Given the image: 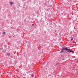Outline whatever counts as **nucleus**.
<instances>
[{
	"mask_svg": "<svg viewBox=\"0 0 78 78\" xmlns=\"http://www.w3.org/2000/svg\"><path fill=\"white\" fill-rule=\"evenodd\" d=\"M69 40L72 41L73 40V37H72V35H69V37H68Z\"/></svg>",
	"mask_w": 78,
	"mask_h": 78,
	"instance_id": "nucleus-1",
	"label": "nucleus"
},
{
	"mask_svg": "<svg viewBox=\"0 0 78 78\" xmlns=\"http://www.w3.org/2000/svg\"><path fill=\"white\" fill-rule=\"evenodd\" d=\"M65 49L66 50H67L65 52V53H68V52H69V49H68L67 48H66Z\"/></svg>",
	"mask_w": 78,
	"mask_h": 78,
	"instance_id": "nucleus-2",
	"label": "nucleus"
},
{
	"mask_svg": "<svg viewBox=\"0 0 78 78\" xmlns=\"http://www.w3.org/2000/svg\"><path fill=\"white\" fill-rule=\"evenodd\" d=\"M66 48H67V47H66L65 48H64V47H63L62 51H63V50H66Z\"/></svg>",
	"mask_w": 78,
	"mask_h": 78,
	"instance_id": "nucleus-3",
	"label": "nucleus"
},
{
	"mask_svg": "<svg viewBox=\"0 0 78 78\" xmlns=\"http://www.w3.org/2000/svg\"><path fill=\"white\" fill-rule=\"evenodd\" d=\"M9 3L10 4L11 6H12V5L14 4V3L13 2H10Z\"/></svg>",
	"mask_w": 78,
	"mask_h": 78,
	"instance_id": "nucleus-4",
	"label": "nucleus"
},
{
	"mask_svg": "<svg viewBox=\"0 0 78 78\" xmlns=\"http://www.w3.org/2000/svg\"><path fill=\"white\" fill-rule=\"evenodd\" d=\"M7 55H8V56H9L10 55V54L9 53H7Z\"/></svg>",
	"mask_w": 78,
	"mask_h": 78,
	"instance_id": "nucleus-5",
	"label": "nucleus"
},
{
	"mask_svg": "<svg viewBox=\"0 0 78 78\" xmlns=\"http://www.w3.org/2000/svg\"><path fill=\"white\" fill-rule=\"evenodd\" d=\"M69 52H71V53H72V52H73V51H71V50H69Z\"/></svg>",
	"mask_w": 78,
	"mask_h": 78,
	"instance_id": "nucleus-6",
	"label": "nucleus"
},
{
	"mask_svg": "<svg viewBox=\"0 0 78 78\" xmlns=\"http://www.w3.org/2000/svg\"><path fill=\"white\" fill-rule=\"evenodd\" d=\"M31 76H32L33 77L34 76V75L32 74Z\"/></svg>",
	"mask_w": 78,
	"mask_h": 78,
	"instance_id": "nucleus-7",
	"label": "nucleus"
},
{
	"mask_svg": "<svg viewBox=\"0 0 78 78\" xmlns=\"http://www.w3.org/2000/svg\"><path fill=\"white\" fill-rule=\"evenodd\" d=\"M11 29H14V27H11Z\"/></svg>",
	"mask_w": 78,
	"mask_h": 78,
	"instance_id": "nucleus-8",
	"label": "nucleus"
},
{
	"mask_svg": "<svg viewBox=\"0 0 78 78\" xmlns=\"http://www.w3.org/2000/svg\"><path fill=\"white\" fill-rule=\"evenodd\" d=\"M5 34V32H4V33L3 34Z\"/></svg>",
	"mask_w": 78,
	"mask_h": 78,
	"instance_id": "nucleus-9",
	"label": "nucleus"
},
{
	"mask_svg": "<svg viewBox=\"0 0 78 78\" xmlns=\"http://www.w3.org/2000/svg\"><path fill=\"white\" fill-rule=\"evenodd\" d=\"M63 51H61V52H60V53H62V52H63Z\"/></svg>",
	"mask_w": 78,
	"mask_h": 78,
	"instance_id": "nucleus-10",
	"label": "nucleus"
},
{
	"mask_svg": "<svg viewBox=\"0 0 78 78\" xmlns=\"http://www.w3.org/2000/svg\"><path fill=\"white\" fill-rule=\"evenodd\" d=\"M32 26H34V24H32Z\"/></svg>",
	"mask_w": 78,
	"mask_h": 78,
	"instance_id": "nucleus-11",
	"label": "nucleus"
}]
</instances>
